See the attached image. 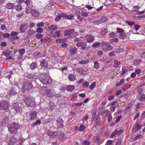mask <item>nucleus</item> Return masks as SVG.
Here are the masks:
<instances>
[{"label":"nucleus","instance_id":"obj_31","mask_svg":"<svg viewBox=\"0 0 145 145\" xmlns=\"http://www.w3.org/2000/svg\"><path fill=\"white\" fill-rule=\"evenodd\" d=\"M74 31V29H70L69 30H65L64 31V33H66L70 35L72 34Z\"/></svg>","mask_w":145,"mask_h":145},{"label":"nucleus","instance_id":"obj_64","mask_svg":"<svg viewBox=\"0 0 145 145\" xmlns=\"http://www.w3.org/2000/svg\"><path fill=\"white\" fill-rule=\"evenodd\" d=\"M117 131V130L114 131L110 135V137L111 138H113L115 136L116 134Z\"/></svg>","mask_w":145,"mask_h":145},{"label":"nucleus","instance_id":"obj_63","mask_svg":"<svg viewBox=\"0 0 145 145\" xmlns=\"http://www.w3.org/2000/svg\"><path fill=\"white\" fill-rule=\"evenodd\" d=\"M64 37L66 39H67L70 38L71 37V35L67 33H64Z\"/></svg>","mask_w":145,"mask_h":145},{"label":"nucleus","instance_id":"obj_16","mask_svg":"<svg viewBox=\"0 0 145 145\" xmlns=\"http://www.w3.org/2000/svg\"><path fill=\"white\" fill-rule=\"evenodd\" d=\"M10 140V142L9 143V145H15V144H16V145H17L18 141L15 136H13L11 137Z\"/></svg>","mask_w":145,"mask_h":145},{"label":"nucleus","instance_id":"obj_24","mask_svg":"<svg viewBox=\"0 0 145 145\" xmlns=\"http://www.w3.org/2000/svg\"><path fill=\"white\" fill-rule=\"evenodd\" d=\"M138 97L140 101H145V95L144 93H142L141 95H138Z\"/></svg>","mask_w":145,"mask_h":145},{"label":"nucleus","instance_id":"obj_50","mask_svg":"<svg viewBox=\"0 0 145 145\" xmlns=\"http://www.w3.org/2000/svg\"><path fill=\"white\" fill-rule=\"evenodd\" d=\"M19 33L16 31H13L10 34L11 37H15L18 35Z\"/></svg>","mask_w":145,"mask_h":145},{"label":"nucleus","instance_id":"obj_48","mask_svg":"<svg viewBox=\"0 0 145 145\" xmlns=\"http://www.w3.org/2000/svg\"><path fill=\"white\" fill-rule=\"evenodd\" d=\"M142 126L140 125L137 123L135 125V128L136 129V131H138L140 130L142 128Z\"/></svg>","mask_w":145,"mask_h":145},{"label":"nucleus","instance_id":"obj_45","mask_svg":"<svg viewBox=\"0 0 145 145\" xmlns=\"http://www.w3.org/2000/svg\"><path fill=\"white\" fill-rule=\"evenodd\" d=\"M116 30L117 33L121 34L124 33V30L121 28H118Z\"/></svg>","mask_w":145,"mask_h":145},{"label":"nucleus","instance_id":"obj_59","mask_svg":"<svg viewBox=\"0 0 145 145\" xmlns=\"http://www.w3.org/2000/svg\"><path fill=\"white\" fill-rule=\"evenodd\" d=\"M82 85L83 87H88L89 85V83L87 81H85L82 84Z\"/></svg>","mask_w":145,"mask_h":145},{"label":"nucleus","instance_id":"obj_6","mask_svg":"<svg viewBox=\"0 0 145 145\" xmlns=\"http://www.w3.org/2000/svg\"><path fill=\"white\" fill-rule=\"evenodd\" d=\"M102 48L105 51H108L111 50L112 47L108 42L103 41L102 44Z\"/></svg>","mask_w":145,"mask_h":145},{"label":"nucleus","instance_id":"obj_38","mask_svg":"<svg viewBox=\"0 0 145 145\" xmlns=\"http://www.w3.org/2000/svg\"><path fill=\"white\" fill-rule=\"evenodd\" d=\"M61 34V32L60 31H56L54 33L53 36L54 37H58L60 36Z\"/></svg>","mask_w":145,"mask_h":145},{"label":"nucleus","instance_id":"obj_36","mask_svg":"<svg viewBox=\"0 0 145 145\" xmlns=\"http://www.w3.org/2000/svg\"><path fill=\"white\" fill-rule=\"evenodd\" d=\"M35 31L33 29H29L27 32L28 35H32L35 33Z\"/></svg>","mask_w":145,"mask_h":145},{"label":"nucleus","instance_id":"obj_58","mask_svg":"<svg viewBox=\"0 0 145 145\" xmlns=\"http://www.w3.org/2000/svg\"><path fill=\"white\" fill-rule=\"evenodd\" d=\"M85 127L82 125H81L79 128L78 130L80 131H82L85 129Z\"/></svg>","mask_w":145,"mask_h":145},{"label":"nucleus","instance_id":"obj_7","mask_svg":"<svg viewBox=\"0 0 145 145\" xmlns=\"http://www.w3.org/2000/svg\"><path fill=\"white\" fill-rule=\"evenodd\" d=\"M26 12L28 13H31L34 17H37L40 14V13L38 11L34 9L31 10V8L29 7L26 8Z\"/></svg>","mask_w":145,"mask_h":145},{"label":"nucleus","instance_id":"obj_42","mask_svg":"<svg viewBox=\"0 0 145 145\" xmlns=\"http://www.w3.org/2000/svg\"><path fill=\"white\" fill-rule=\"evenodd\" d=\"M41 121L40 120H37L36 121L33 123L31 126L33 127H34L35 125H39L41 123Z\"/></svg>","mask_w":145,"mask_h":145},{"label":"nucleus","instance_id":"obj_3","mask_svg":"<svg viewBox=\"0 0 145 145\" xmlns=\"http://www.w3.org/2000/svg\"><path fill=\"white\" fill-rule=\"evenodd\" d=\"M24 101L27 106L28 107H33L36 105L35 100L33 98L31 97L29 98H27Z\"/></svg>","mask_w":145,"mask_h":145},{"label":"nucleus","instance_id":"obj_57","mask_svg":"<svg viewBox=\"0 0 145 145\" xmlns=\"http://www.w3.org/2000/svg\"><path fill=\"white\" fill-rule=\"evenodd\" d=\"M94 67L96 69H98L99 67V63L97 61H95L94 63Z\"/></svg>","mask_w":145,"mask_h":145},{"label":"nucleus","instance_id":"obj_61","mask_svg":"<svg viewBox=\"0 0 145 145\" xmlns=\"http://www.w3.org/2000/svg\"><path fill=\"white\" fill-rule=\"evenodd\" d=\"M103 55V52L101 50L98 51L97 56L99 57H101Z\"/></svg>","mask_w":145,"mask_h":145},{"label":"nucleus","instance_id":"obj_43","mask_svg":"<svg viewBox=\"0 0 145 145\" xmlns=\"http://www.w3.org/2000/svg\"><path fill=\"white\" fill-rule=\"evenodd\" d=\"M16 93V92L14 89L13 88H11L9 93L10 96H12L13 95H14Z\"/></svg>","mask_w":145,"mask_h":145},{"label":"nucleus","instance_id":"obj_22","mask_svg":"<svg viewBox=\"0 0 145 145\" xmlns=\"http://www.w3.org/2000/svg\"><path fill=\"white\" fill-rule=\"evenodd\" d=\"M46 94L49 97H52L54 95L53 91L52 90H48L46 92Z\"/></svg>","mask_w":145,"mask_h":145},{"label":"nucleus","instance_id":"obj_5","mask_svg":"<svg viewBox=\"0 0 145 145\" xmlns=\"http://www.w3.org/2000/svg\"><path fill=\"white\" fill-rule=\"evenodd\" d=\"M22 107L21 104L16 102L12 104L11 108L12 109L14 110L16 113H19L21 110Z\"/></svg>","mask_w":145,"mask_h":145},{"label":"nucleus","instance_id":"obj_23","mask_svg":"<svg viewBox=\"0 0 145 145\" xmlns=\"http://www.w3.org/2000/svg\"><path fill=\"white\" fill-rule=\"evenodd\" d=\"M45 117L43 118L42 123L43 124H45L51 122L52 121V119L50 117L48 119H46L45 118Z\"/></svg>","mask_w":145,"mask_h":145},{"label":"nucleus","instance_id":"obj_41","mask_svg":"<svg viewBox=\"0 0 145 145\" xmlns=\"http://www.w3.org/2000/svg\"><path fill=\"white\" fill-rule=\"evenodd\" d=\"M94 125L95 128L97 129L98 128V126H100V124L99 120L96 119L95 121Z\"/></svg>","mask_w":145,"mask_h":145},{"label":"nucleus","instance_id":"obj_29","mask_svg":"<svg viewBox=\"0 0 145 145\" xmlns=\"http://www.w3.org/2000/svg\"><path fill=\"white\" fill-rule=\"evenodd\" d=\"M68 77L69 80L70 81H74L75 80L76 78L75 76L72 74H69L68 76Z\"/></svg>","mask_w":145,"mask_h":145},{"label":"nucleus","instance_id":"obj_15","mask_svg":"<svg viewBox=\"0 0 145 145\" xmlns=\"http://www.w3.org/2000/svg\"><path fill=\"white\" fill-rule=\"evenodd\" d=\"M48 59H46L40 61V65L42 67L46 68L48 67Z\"/></svg>","mask_w":145,"mask_h":145},{"label":"nucleus","instance_id":"obj_30","mask_svg":"<svg viewBox=\"0 0 145 145\" xmlns=\"http://www.w3.org/2000/svg\"><path fill=\"white\" fill-rule=\"evenodd\" d=\"M121 63L120 61L118 60H115L114 63V67H120V65H121Z\"/></svg>","mask_w":145,"mask_h":145},{"label":"nucleus","instance_id":"obj_8","mask_svg":"<svg viewBox=\"0 0 145 145\" xmlns=\"http://www.w3.org/2000/svg\"><path fill=\"white\" fill-rule=\"evenodd\" d=\"M8 103L7 101H3L2 103L0 102V109L5 110L6 111H8Z\"/></svg>","mask_w":145,"mask_h":145},{"label":"nucleus","instance_id":"obj_49","mask_svg":"<svg viewBox=\"0 0 145 145\" xmlns=\"http://www.w3.org/2000/svg\"><path fill=\"white\" fill-rule=\"evenodd\" d=\"M25 3L27 5V8L28 7H29L30 5H31V4L32 3V2H31V0H26L25 2Z\"/></svg>","mask_w":145,"mask_h":145},{"label":"nucleus","instance_id":"obj_44","mask_svg":"<svg viewBox=\"0 0 145 145\" xmlns=\"http://www.w3.org/2000/svg\"><path fill=\"white\" fill-rule=\"evenodd\" d=\"M128 71L127 70L123 68L122 69L121 72V76H123L127 73Z\"/></svg>","mask_w":145,"mask_h":145},{"label":"nucleus","instance_id":"obj_12","mask_svg":"<svg viewBox=\"0 0 145 145\" xmlns=\"http://www.w3.org/2000/svg\"><path fill=\"white\" fill-rule=\"evenodd\" d=\"M85 38L86 39V42L89 43L93 42L95 40V37L91 34L86 35L85 36Z\"/></svg>","mask_w":145,"mask_h":145},{"label":"nucleus","instance_id":"obj_28","mask_svg":"<svg viewBox=\"0 0 145 145\" xmlns=\"http://www.w3.org/2000/svg\"><path fill=\"white\" fill-rule=\"evenodd\" d=\"M57 29V26L55 25H51L48 27V29L52 31L56 30Z\"/></svg>","mask_w":145,"mask_h":145},{"label":"nucleus","instance_id":"obj_25","mask_svg":"<svg viewBox=\"0 0 145 145\" xmlns=\"http://www.w3.org/2000/svg\"><path fill=\"white\" fill-rule=\"evenodd\" d=\"M9 120L8 117H5L1 121L2 123L1 126L5 124H8L9 122Z\"/></svg>","mask_w":145,"mask_h":145},{"label":"nucleus","instance_id":"obj_1","mask_svg":"<svg viewBox=\"0 0 145 145\" xmlns=\"http://www.w3.org/2000/svg\"><path fill=\"white\" fill-rule=\"evenodd\" d=\"M7 127L9 131L11 133L16 134L20 126L19 123L14 122L8 124Z\"/></svg>","mask_w":145,"mask_h":145},{"label":"nucleus","instance_id":"obj_9","mask_svg":"<svg viewBox=\"0 0 145 145\" xmlns=\"http://www.w3.org/2000/svg\"><path fill=\"white\" fill-rule=\"evenodd\" d=\"M77 48L74 46H71L69 48V51L71 56H73L77 54Z\"/></svg>","mask_w":145,"mask_h":145},{"label":"nucleus","instance_id":"obj_47","mask_svg":"<svg viewBox=\"0 0 145 145\" xmlns=\"http://www.w3.org/2000/svg\"><path fill=\"white\" fill-rule=\"evenodd\" d=\"M131 85L130 84L125 86L123 87L121 89L122 91H125L128 89L129 88L131 87Z\"/></svg>","mask_w":145,"mask_h":145},{"label":"nucleus","instance_id":"obj_27","mask_svg":"<svg viewBox=\"0 0 145 145\" xmlns=\"http://www.w3.org/2000/svg\"><path fill=\"white\" fill-rule=\"evenodd\" d=\"M11 51L8 50H6L2 52L3 55L6 57H8L11 54Z\"/></svg>","mask_w":145,"mask_h":145},{"label":"nucleus","instance_id":"obj_2","mask_svg":"<svg viewBox=\"0 0 145 145\" xmlns=\"http://www.w3.org/2000/svg\"><path fill=\"white\" fill-rule=\"evenodd\" d=\"M38 79L44 84H49L52 82L50 77L46 73H43L41 74Z\"/></svg>","mask_w":145,"mask_h":145},{"label":"nucleus","instance_id":"obj_60","mask_svg":"<svg viewBox=\"0 0 145 145\" xmlns=\"http://www.w3.org/2000/svg\"><path fill=\"white\" fill-rule=\"evenodd\" d=\"M2 36L4 38H7L10 37V35L8 33H5Z\"/></svg>","mask_w":145,"mask_h":145},{"label":"nucleus","instance_id":"obj_40","mask_svg":"<svg viewBox=\"0 0 145 145\" xmlns=\"http://www.w3.org/2000/svg\"><path fill=\"white\" fill-rule=\"evenodd\" d=\"M126 34L125 33H123L121 34H118V37L122 39H125L126 37Z\"/></svg>","mask_w":145,"mask_h":145},{"label":"nucleus","instance_id":"obj_52","mask_svg":"<svg viewBox=\"0 0 145 145\" xmlns=\"http://www.w3.org/2000/svg\"><path fill=\"white\" fill-rule=\"evenodd\" d=\"M107 19V18L105 16L101 18L99 20L101 24L105 22L106 20Z\"/></svg>","mask_w":145,"mask_h":145},{"label":"nucleus","instance_id":"obj_21","mask_svg":"<svg viewBox=\"0 0 145 145\" xmlns=\"http://www.w3.org/2000/svg\"><path fill=\"white\" fill-rule=\"evenodd\" d=\"M52 39L48 37H45V38H44L43 39H41V42L42 43L43 42H50L52 40Z\"/></svg>","mask_w":145,"mask_h":145},{"label":"nucleus","instance_id":"obj_10","mask_svg":"<svg viewBox=\"0 0 145 145\" xmlns=\"http://www.w3.org/2000/svg\"><path fill=\"white\" fill-rule=\"evenodd\" d=\"M76 45L78 47L81 46V49L83 50L86 49L87 48V43L86 42L82 41L78 42Z\"/></svg>","mask_w":145,"mask_h":145},{"label":"nucleus","instance_id":"obj_34","mask_svg":"<svg viewBox=\"0 0 145 145\" xmlns=\"http://www.w3.org/2000/svg\"><path fill=\"white\" fill-rule=\"evenodd\" d=\"M77 71L80 74H86L88 72V71L86 70L80 69H77Z\"/></svg>","mask_w":145,"mask_h":145},{"label":"nucleus","instance_id":"obj_4","mask_svg":"<svg viewBox=\"0 0 145 145\" xmlns=\"http://www.w3.org/2000/svg\"><path fill=\"white\" fill-rule=\"evenodd\" d=\"M32 87V83L30 81H27L25 82L22 87V90L23 92H25L28 91L31 89Z\"/></svg>","mask_w":145,"mask_h":145},{"label":"nucleus","instance_id":"obj_32","mask_svg":"<svg viewBox=\"0 0 145 145\" xmlns=\"http://www.w3.org/2000/svg\"><path fill=\"white\" fill-rule=\"evenodd\" d=\"M63 18H64L66 19H68L69 20H71L73 16L71 15H67L65 14V13H63Z\"/></svg>","mask_w":145,"mask_h":145},{"label":"nucleus","instance_id":"obj_19","mask_svg":"<svg viewBox=\"0 0 145 145\" xmlns=\"http://www.w3.org/2000/svg\"><path fill=\"white\" fill-rule=\"evenodd\" d=\"M101 44L100 42L95 41L92 44L91 46L93 48H96L99 47L100 46Z\"/></svg>","mask_w":145,"mask_h":145},{"label":"nucleus","instance_id":"obj_51","mask_svg":"<svg viewBox=\"0 0 145 145\" xmlns=\"http://www.w3.org/2000/svg\"><path fill=\"white\" fill-rule=\"evenodd\" d=\"M96 86V83L95 82H93L92 84L89 86V89L92 90H93V88L95 87Z\"/></svg>","mask_w":145,"mask_h":145},{"label":"nucleus","instance_id":"obj_62","mask_svg":"<svg viewBox=\"0 0 145 145\" xmlns=\"http://www.w3.org/2000/svg\"><path fill=\"white\" fill-rule=\"evenodd\" d=\"M123 50L122 48H117L116 49V52L117 53H120L123 52Z\"/></svg>","mask_w":145,"mask_h":145},{"label":"nucleus","instance_id":"obj_18","mask_svg":"<svg viewBox=\"0 0 145 145\" xmlns=\"http://www.w3.org/2000/svg\"><path fill=\"white\" fill-rule=\"evenodd\" d=\"M25 52V50L24 49L22 48L20 49L19 51V52L20 54V55L18 57V59H22L23 57L22 55H23L24 54Z\"/></svg>","mask_w":145,"mask_h":145},{"label":"nucleus","instance_id":"obj_53","mask_svg":"<svg viewBox=\"0 0 145 145\" xmlns=\"http://www.w3.org/2000/svg\"><path fill=\"white\" fill-rule=\"evenodd\" d=\"M109 37L112 38L116 37L117 36L116 34H115L114 32H112L109 35Z\"/></svg>","mask_w":145,"mask_h":145},{"label":"nucleus","instance_id":"obj_20","mask_svg":"<svg viewBox=\"0 0 145 145\" xmlns=\"http://www.w3.org/2000/svg\"><path fill=\"white\" fill-rule=\"evenodd\" d=\"M15 7V5L12 3H8L6 5V7L8 9H12Z\"/></svg>","mask_w":145,"mask_h":145},{"label":"nucleus","instance_id":"obj_55","mask_svg":"<svg viewBox=\"0 0 145 145\" xmlns=\"http://www.w3.org/2000/svg\"><path fill=\"white\" fill-rule=\"evenodd\" d=\"M142 61V60L139 59H137L134 61V63L135 65H138Z\"/></svg>","mask_w":145,"mask_h":145},{"label":"nucleus","instance_id":"obj_33","mask_svg":"<svg viewBox=\"0 0 145 145\" xmlns=\"http://www.w3.org/2000/svg\"><path fill=\"white\" fill-rule=\"evenodd\" d=\"M66 89L68 91H72L74 90V87L73 86H67L66 87Z\"/></svg>","mask_w":145,"mask_h":145},{"label":"nucleus","instance_id":"obj_56","mask_svg":"<svg viewBox=\"0 0 145 145\" xmlns=\"http://www.w3.org/2000/svg\"><path fill=\"white\" fill-rule=\"evenodd\" d=\"M43 30L40 27L38 28L36 30V31L39 33H42L43 32Z\"/></svg>","mask_w":145,"mask_h":145},{"label":"nucleus","instance_id":"obj_14","mask_svg":"<svg viewBox=\"0 0 145 145\" xmlns=\"http://www.w3.org/2000/svg\"><path fill=\"white\" fill-rule=\"evenodd\" d=\"M37 112L36 111H33L31 112L29 114L30 120H35L37 117Z\"/></svg>","mask_w":145,"mask_h":145},{"label":"nucleus","instance_id":"obj_11","mask_svg":"<svg viewBox=\"0 0 145 145\" xmlns=\"http://www.w3.org/2000/svg\"><path fill=\"white\" fill-rule=\"evenodd\" d=\"M56 122V124L57 128H63L64 127L63 124V121L61 117H59L57 118Z\"/></svg>","mask_w":145,"mask_h":145},{"label":"nucleus","instance_id":"obj_39","mask_svg":"<svg viewBox=\"0 0 145 145\" xmlns=\"http://www.w3.org/2000/svg\"><path fill=\"white\" fill-rule=\"evenodd\" d=\"M24 139L22 137H20L17 142V145H21L23 142L24 141Z\"/></svg>","mask_w":145,"mask_h":145},{"label":"nucleus","instance_id":"obj_35","mask_svg":"<svg viewBox=\"0 0 145 145\" xmlns=\"http://www.w3.org/2000/svg\"><path fill=\"white\" fill-rule=\"evenodd\" d=\"M124 82L125 79H121L116 83L115 86H120L124 83Z\"/></svg>","mask_w":145,"mask_h":145},{"label":"nucleus","instance_id":"obj_26","mask_svg":"<svg viewBox=\"0 0 145 145\" xmlns=\"http://www.w3.org/2000/svg\"><path fill=\"white\" fill-rule=\"evenodd\" d=\"M30 67L32 69H34L37 67V65L36 62H32L30 65Z\"/></svg>","mask_w":145,"mask_h":145},{"label":"nucleus","instance_id":"obj_17","mask_svg":"<svg viewBox=\"0 0 145 145\" xmlns=\"http://www.w3.org/2000/svg\"><path fill=\"white\" fill-rule=\"evenodd\" d=\"M47 134L50 137H54L57 135L58 133L56 131L53 132L52 131H49L47 132Z\"/></svg>","mask_w":145,"mask_h":145},{"label":"nucleus","instance_id":"obj_13","mask_svg":"<svg viewBox=\"0 0 145 145\" xmlns=\"http://www.w3.org/2000/svg\"><path fill=\"white\" fill-rule=\"evenodd\" d=\"M28 26L27 24L23 23L21 24L19 29L20 33H24L28 27Z\"/></svg>","mask_w":145,"mask_h":145},{"label":"nucleus","instance_id":"obj_37","mask_svg":"<svg viewBox=\"0 0 145 145\" xmlns=\"http://www.w3.org/2000/svg\"><path fill=\"white\" fill-rule=\"evenodd\" d=\"M63 13H62L61 14H59L57 16L55 19V21H58L60 20L61 17L63 18Z\"/></svg>","mask_w":145,"mask_h":145},{"label":"nucleus","instance_id":"obj_54","mask_svg":"<svg viewBox=\"0 0 145 145\" xmlns=\"http://www.w3.org/2000/svg\"><path fill=\"white\" fill-rule=\"evenodd\" d=\"M63 43L61 45V46L63 48H66L68 46V44L66 43L65 42L63 41H62Z\"/></svg>","mask_w":145,"mask_h":145},{"label":"nucleus","instance_id":"obj_46","mask_svg":"<svg viewBox=\"0 0 145 145\" xmlns=\"http://www.w3.org/2000/svg\"><path fill=\"white\" fill-rule=\"evenodd\" d=\"M16 9L18 11H20L22 9V7L21 4H18L16 7L15 6Z\"/></svg>","mask_w":145,"mask_h":145}]
</instances>
